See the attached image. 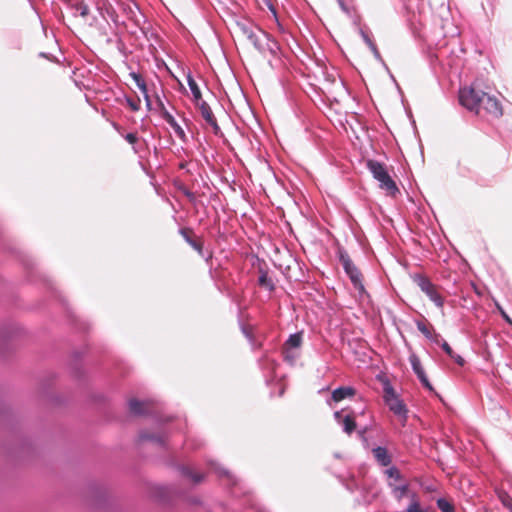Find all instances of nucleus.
I'll return each instance as SVG.
<instances>
[{
	"instance_id": "1",
	"label": "nucleus",
	"mask_w": 512,
	"mask_h": 512,
	"mask_svg": "<svg viewBox=\"0 0 512 512\" xmlns=\"http://www.w3.org/2000/svg\"><path fill=\"white\" fill-rule=\"evenodd\" d=\"M460 104L471 112L490 118H499L503 115V107L496 96L477 90L473 85L459 90Z\"/></svg>"
},
{
	"instance_id": "2",
	"label": "nucleus",
	"mask_w": 512,
	"mask_h": 512,
	"mask_svg": "<svg viewBox=\"0 0 512 512\" xmlns=\"http://www.w3.org/2000/svg\"><path fill=\"white\" fill-rule=\"evenodd\" d=\"M367 168L372 173L373 177L379 181L380 188L386 190L389 195L395 196L399 189L394 180L388 174L384 164L376 160H368Z\"/></svg>"
},
{
	"instance_id": "3",
	"label": "nucleus",
	"mask_w": 512,
	"mask_h": 512,
	"mask_svg": "<svg viewBox=\"0 0 512 512\" xmlns=\"http://www.w3.org/2000/svg\"><path fill=\"white\" fill-rule=\"evenodd\" d=\"M339 259L340 262L346 272V274L349 276L351 282L353 283L355 289H357L359 292H364V285L362 282V274L360 270L355 266V264L350 259L347 252L340 249L339 250Z\"/></svg>"
},
{
	"instance_id": "4",
	"label": "nucleus",
	"mask_w": 512,
	"mask_h": 512,
	"mask_svg": "<svg viewBox=\"0 0 512 512\" xmlns=\"http://www.w3.org/2000/svg\"><path fill=\"white\" fill-rule=\"evenodd\" d=\"M302 346V333L297 332L289 336L282 347V354L290 364H294L300 356V348Z\"/></svg>"
},
{
	"instance_id": "5",
	"label": "nucleus",
	"mask_w": 512,
	"mask_h": 512,
	"mask_svg": "<svg viewBox=\"0 0 512 512\" xmlns=\"http://www.w3.org/2000/svg\"><path fill=\"white\" fill-rule=\"evenodd\" d=\"M384 401L389 409L395 414L406 420L407 409L405 404L396 395L390 385L384 387Z\"/></svg>"
},
{
	"instance_id": "6",
	"label": "nucleus",
	"mask_w": 512,
	"mask_h": 512,
	"mask_svg": "<svg viewBox=\"0 0 512 512\" xmlns=\"http://www.w3.org/2000/svg\"><path fill=\"white\" fill-rule=\"evenodd\" d=\"M417 284L420 287L421 291L424 292L430 298V300L435 303L437 307H443L444 298L442 297L439 288L436 285H434L426 277H419Z\"/></svg>"
},
{
	"instance_id": "7",
	"label": "nucleus",
	"mask_w": 512,
	"mask_h": 512,
	"mask_svg": "<svg viewBox=\"0 0 512 512\" xmlns=\"http://www.w3.org/2000/svg\"><path fill=\"white\" fill-rule=\"evenodd\" d=\"M196 104L198 105V108H199L204 120L207 122V124H209L212 127L213 132L215 134H219L220 127L217 123V120H216L210 106L203 100L199 101V103H196Z\"/></svg>"
},
{
	"instance_id": "8",
	"label": "nucleus",
	"mask_w": 512,
	"mask_h": 512,
	"mask_svg": "<svg viewBox=\"0 0 512 512\" xmlns=\"http://www.w3.org/2000/svg\"><path fill=\"white\" fill-rule=\"evenodd\" d=\"M180 234L186 242L199 253V255L203 256V240L198 237L192 229L183 228L180 230Z\"/></svg>"
},
{
	"instance_id": "9",
	"label": "nucleus",
	"mask_w": 512,
	"mask_h": 512,
	"mask_svg": "<svg viewBox=\"0 0 512 512\" xmlns=\"http://www.w3.org/2000/svg\"><path fill=\"white\" fill-rule=\"evenodd\" d=\"M119 5L126 17L136 25H139V20L136 14V10L138 9L137 5L135 3H131L129 0L121 1Z\"/></svg>"
},
{
	"instance_id": "10",
	"label": "nucleus",
	"mask_w": 512,
	"mask_h": 512,
	"mask_svg": "<svg viewBox=\"0 0 512 512\" xmlns=\"http://www.w3.org/2000/svg\"><path fill=\"white\" fill-rule=\"evenodd\" d=\"M151 403L150 402H141L136 399H131L129 401V410L132 414L140 416L145 415L150 410Z\"/></svg>"
},
{
	"instance_id": "11",
	"label": "nucleus",
	"mask_w": 512,
	"mask_h": 512,
	"mask_svg": "<svg viewBox=\"0 0 512 512\" xmlns=\"http://www.w3.org/2000/svg\"><path fill=\"white\" fill-rule=\"evenodd\" d=\"M161 114H162V117L165 119V121L172 127V129L177 134V136L180 139H184L185 132L182 129V127L177 123L175 118L165 108L162 109Z\"/></svg>"
},
{
	"instance_id": "12",
	"label": "nucleus",
	"mask_w": 512,
	"mask_h": 512,
	"mask_svg": "<svg viewBox=\"0 0 512 512\" xmlns=\"http://www.w3.org/2000/svg\"><path fill=\"white\" fill-rule=\"evenodd\" d=\"M355 393H356V391L352 387H348V386L339 387L332 392V400L334 402H340L347 397L354 396Z\"/></svg>"
},
{
	"instance_id": "13",
	"label": "nucleus",
	"mask_w": 512,
	"mask_h": 512,
	"mask_svg": "<svg viewBox=\"0 0 512 512\" xmlns=\"http://www.w3.org/2000/svg\"><path fill=\"white\" fill-rule=\"evenodd\" d=\"M373 455L375 459L382 465L388 466L391 463V457L388 454V451L384 447H377L373 449Z\"/></svg>"
},
{
	"instance_id": "14",
	"label": "nucleus",
	"mask_w": 512,
	"mask_h": 512,
	"mask_svg": "<svg viewBox=\"0 0 512 512\" xmlns=\"http://www.w3.org/2000/svg\"><path fill=\"white\" fill-rule=\"evenodd\" d=\"M187 82H188V86L193 94L195 102L199 103V101L202 100V94H201L198 84L193 79V77L190 75H188V77H187Z\"/></svg>"
},
{
	"instance_id": "15",
	"label": "nucleus",
	"mask_w": 512,
	"mask_h": 512,
	"mask_svg": "<svg viewBox=\"0 0 512 512\" xmlns=\"http://www.w3.org/2000/svg\"><path fill=\"white\" fill-rule=\"evenodd\" d=\"M140 439L142 441H151L155 444L163 445L165 443V438L161 434H151L147 432H143L140 434Z\"/></svg>"
},
{
	"instance_id": "16",
	"label": "nucleus",
	"mask_w": 512,
	"mask_h": 512,
	"mask_svg": "<svg viewBox=\"0 0 512 512\" xmlns=\"http://www.w3.org/2000/svg\"><path fill=\"white\" fill-rule=\"evenodd\" d=\"M418 330L425 335L427 338H432V334L434 333L433 326L427 321H418L417 322Z\"/></svg>"
},
{
	"instance_id": "17",
	"label": "nucleus",
	"mask_w": 512,
	"mask_h": 512,
	"mask_svg": "<svg viewBox=\"0 0 512 512\" xmlns=\"http://www.w3.org/2000/svg\"><path fill=\"white\" fill-rule=\"evenodd\" d=\"M441 346H442L443 350L449 355V357L454 359L458 365H460V366L464 365V362H465L464 359L460 355H456L454 353V351L452 350V348L450 347V345L446 341H444Z\"/></svg>"
},
{
	"instance_id": "18",
	"label": "nucleus",
	"mask_w": 512,
	"mask_h": 512,
	"mask_svg": "<svg viewBox=\"0 0 512 512\" xmlns=\"http://www.w3.org/2000/svg\"><path fill=\"white\" fill-rule=\"evenodd\" d=\"M131 76L135 80L138 88L144 93L146 101H147V105H150V101H149V98L147 95V86L145 84V81L142 79V77L139 74L132 73Z\"/></svg>"
},
{
	"instance_id": "19",
	"label": "nucleus",
	"mask_w": 512,
	"mask_h": 512,
	"mask_svg": "<svg viewBox=\"0 0 512 512\" xmlns=\"http://www.w3.org/2000/svg\"><path fill=\"white\" fill-rule=\"evenodd\" d=\"M344 431L351 434L356 428V422L353 416L347 415L342 421Z\"/></svg>"
},
{
	"instance_id": "20",
	"label": "nucleus",
	"mask_w": 512,
	"mask_h": 512,
	"mask_svg": "<svg viewBox=\"0 0 512 512\" xmlns=\"http://www.w3.org/2000/svg\"><path fill=\"white\" fill-rule=\"evenodd\" d=\"M182 474L190 478L194 483H200L204 478V475L193 472L189 467H183Z\"/></svg>"
},
{
	"instance_id": "21",
	"label": "nucleus",
	"mask_w": 512,
	"mask_h": 512,
	"mask_svg": "<svg viewBox=\"0 0 512 512\" xmlns=\"http://www.w3.org/2000/svg\"><path fill=\"white\" fill-rule=\"evenodd\" d=\"M406 512H427V511L421 507L416 494H413L411 497V502L406 509Z\"/></svg>"
},
{
	"instance_id": "22",
	"label": "nucleus",
	"mask_w": 512,
	"mask_h": 512,
	"mask_svg": "<svg viewBox=\"0 0 512 512\" xmlns=\"http://www.w3.org/2000/svg\"><path fill=\"white\" fill-rule=\"evenodd\" d=\"M437 507L442 512H454L455 511L454 505L445 498H439L437 500Z\"/></svg>"
},
{
	"instance_id": "23",
	"label": "nucleus",
	"mask_w": 512,
	"mask_h": 512,
	"mask_svg": "<svg viewBox=\"0 0 512 512\" xmlns=\"http://www.w3.org/2000/svg\"><path fill=\"white\" fill-rule=\"evenodd\" d=\"M258 282L260 286L265 287L268 290L274 289V284L271 278L268 277V274L266 272H261Z\"/></svg>"
},
{
	"instance_id": "24",
	"label": "nucleus",
	"mask_w": 512,
	"mask_h": 512,
	"mask_svg": "<svg viewBox=\"0 0 512 512\" xmlns=\"http://www.w3.org/2000/svg\"><path fill=\"white\" fill-rule=\"evenodd\" d=\"M410 363L413 368V371L417 376L425 372L421 365L420 359L416 355L410 356Z\"/></svg>"
},
{
	"instance_id": "25",
	"label": "nucleus",
	"mask_w": 512,
	"mask_h": 512,
	"mask_svg": "<svg viewBox=\"0 0 512 512\" xmlns=\"http://www.w3.org/2000/svg\"><path fill=\"white\" fill-rule=\"evenodd\" d=\"M501 503L512 512V497L506 491L498 492Z\"/></svg>"
},
{
	"instance_id": "26",
	"label": "nucleus",
	"mask_w": 512,
	"mask_h": 512,
	"mask_svg": "<svg viewBox=\"0 0 512 512\" xmlns=\"http://www.w3.org/2000/svg\"><path fill=\"white\" fill-rule=\"evenodd\" d=\"M140 98L139 97H127L126 103L128 107L131 109V111L136 112L140 109Z\"/></svg>"
},
{
	"instance_id": "27",
	"label": "nucleus",
	"mask_w": 512,
	"mask_h": 512,
	"mask_svg": "<svg viewBox=\"0 0 512 512\" xmlns=\"http://www.w3.org/2000/svg\"><path fill=\"white\" fill-rule=\"evenodd\" d=\"M395 494H396V498L397 500H401L403 498L404 495L407 494L408 492V485L407 484H404L402 486H396L393 488Z\"/></svg>"
},
{
	"instance_id": "28",
	"label": "nucleus",
	"mask_w": 512,
	"mask_h": 512,
	"mask_svg": "<svg viewBox=\"0 0 512 512\" xmlns=\"http://www.w3.org/2000/svg\"><path fill=\"white\" fill-rule=\"evenodd\" d=\"M386 474L388 477L393 478L395 480H401L402 476L400 474V471L396 467H391L386 471Z\"/></svg>"
},
{
	"instance_id": "29",
	"label": "nucleus",
	"mask_w": 512,
	"mask_h": 512,
	"mask_svg": "<svg viewBox=\"0 0 512 512\" xmlns=\"http://www.w3.org/2000/svg\"><path fill=\"white\" fill-rule=\"evenodd\" d=\"M77 10L82 17H86L89 14V7L83 2L79 3Z\"/></svg>"
},
{
	"instance_id": "30",
	"label": "nucleus",
	"mask_w": 512,
	"mask_h": 512,
	"mask_svg": "<svg viewBox=\"0 0 512 512\" xmlns=\"http://www.w3.org/2000/svg\"><path fill=\"white\" fill-rule=\"evenodd\" d=\"M419 380L421 383L429 390H433L432 385L430 384L425 372L423 374L418 375Z\"/></svg>"
},
{
	"instance_id": "31",
	"label": "nucleus",
	"mask_w": 512,
	"mask_h": 512,
	"mask_svg": "<svg viewBox=\"0 0 512 512\" xmlns=\"http://www.w3.org/2000/svg\"><path fill=\"white\" fill-rule=\"evenodd\" d=\"M125 139L128 143L134 145L138 141V135L137 133H128L125 135Z\"/></svg>"
},
{
	"instance_id": "32",
	"label": "nucleus",
	"mask_w": 512,
	"mask_h": 512,
	"mask_svg": "<svg viewBox=\"0 0 512 512\" xmlns=\"http://www.w3.org/2000/svg\"><path fill=\"white\" fill-rule=\"evenodd\" d=\"M499 310H500L502 317L505 319V321L508 324L512 325V319L506 314V312L504 310H502L501 308H499Z\"/></svg>"
},
{
	"instance_id": "33",
	"label": "nucleus",
	"mask_w": 512,
	"mask_h": 512,
	"mask_svg": "<svg viewBox=\"0 0 512 512\" xmlns=\"http://www.w3.org/2000/svg\"><path fill=\"white\" fill-rule=\"evenodd\" d=\"M369 44H370V46H371L372 50H373L375 53H377V49H376L375 45H374V44H372V43H370V42H369Z\"/></svg>"
},
{
	"instance_id": "34",
	"label": "nucleus",
	"mask_w": 512,
	"mask_h": 512,
	"mask_svg": "<svg viewBox=\"0 0 512 512\" xmlns=\"http://www.w3.org/2000/svg\"><path fill=\"white\" fill-rule=\"evenodd\" d=\"M434 335H435V342L439 343V337H440L439 334L434 333Z\"/></svg>"
},
{
	"instance_id": "35",
	"label": "nucleus",
	"mask_w": 512,
	"mask_h": 512,
	"mask_svg": "<svg viewBox=\"0 0 512 512\" xmlns=\"http://www.w3.org/2000/svg\"><path fill=\"white\" fill-rule=\"evenodd\" d=\"M335 417L339 418L340 417V412H335Z\"/></svg>"
}]
</instances>
